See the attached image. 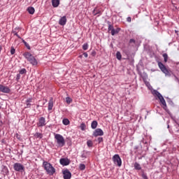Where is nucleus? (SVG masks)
Listing matches in <instances>:
<instances>
[{
  "label": "nucleus",
  "mask_w": 179,
  "mask_h": 179,
  "mask_svg": "<svg viewBox=\"0 0 179 179\" xmlns=\"http://www.w3.org/2000/svg\"><path fill=\"white\" fill-rule=\"evenodd\" d=\"M43 167L44 170L46 171L47 174H48L49 176H54V173H55L56 170L55 168L52 166V164H51V163L47 161H43Z\"/></svg>",
  "instance_id": "nucleus-1"
},
{
  "label": "nucleus",
  "mask_w": 179,
  "mask_h": 179,
  "mask_svg": "<svg viewBox=\"0 0 179 179\" xmlns=\"http://www.w3.org/2000/svg\"><path fill=\"white\" fill-rule=\"evenodd\" d=\"M23 56L27 59L28 62H29L32 66H37V65H38V61L36 60V57H34L31 53L25 52L23 54Z\"/></svg>",
  "instance_id": "nucleus-2"
},
{
  "label": "nucleus",
  "mask_w": 179,
  "mask_h": 179,
  "mask_svg": "<svg viewBox=\"0 0 179 179\" xmlns=\"http://www.w3.org/2000/svg\"><path fill=\"white\" fill-rule=\"evenodd\" d=\"M55 141L59 148H64L65 146V138L59 134H55Z\"/></svg>",
  "instance_id": "nucleus-3"
},
{
  "label": "nucleus",
  "mask_w": 179,
  "mask_h": 179,
  "mask_svg": "<svg viewBox=\"0 0 179 179\" xmlns=\"http://www.w3.org/2000/svg\"><path fill=\"white\" fill-rule=\"evenodd\" d=\"M153 94L155 96H157V99H159L161 104L164 106V109L166 110L167 108V104L166 103V100H164V97H163V95L159 92V91L155 90L153 91Z\"/></svg>",
  "instance_id": "nucleus-4"
},
{
  "label": "nucleus",
  "mask_w": 179,
  "mask_h": 179,
  "mask_svg": "<svg viewBox=\"0 0 179 179\" xmlns=\"http://www.w3.org/2000/svg\"><path fill=\"white\" fill-rule=\"evenodd\" d=\"M158 66L159 69L162 71V72L164 73L165 76L168 78H170V76H171V71H169V69H167L166 66H164V64H163L162 62H158Z\"/></svg>",
  "instance_id": "nucleus-5"
},
{
  "label": "nucleus",
  "mask_w": 179,
  "mask_h": 179,
  "mask_svg": "<svg viewBox=\"0 0 179 179\" xmlns=\"http://www.w3.org/2000/svg\"><path fill=\"white\" fill-rule=\"evenodd\" d=\"M113 161L114 164H117L118 167H121V166H122V161L121 160L120 155L115 154V155H113Z\"/></svg>",
  "instance_id": "nucleus-6"
},
{
  "label": "nucleus",
  "mask_w": 179,
  "mask_h": 179,
  "mask_svg": "<svg viewBox=\"0 0 179 179\" xmlns=\"http://www.w3.org/2000/svg\"><path fill=\"white\" fill-rule=\"evenodd\" d=\"M13 169L15 171H23L24 170V166L20 163H15L13 165Z\"/></svg>",
  "instance_id": "nucleus-7"
},
{
  "label": "nucleus",
  "mask_w": 179,
  "mask_h": 179,
  "mask_svg": "<svg viewBox=\"0 0 179 179\" xmlns=\"http://www.w3.org/2000/svg\"><path fill=\"white\" fill-rule=\"evenodd\" d=\"M46 124H47V123L45 122V117H41L38 119V122L37 123V127H38V128H43V127H45Z\"/></svg>",
  "instance_id": "nucleus-8"
},
{
  "label": "nucleus",
  "mask_w": 179,
  "mask_h": 179,
  "mask_svg": "<svg viewBox=\"0 0 179 179\" xmlns=\"http://www.w3.org/2000/svg\"><path fill=\"white\" fill-rule=\"evenodd\" d=\"M92 135L95 138H97V136H103V135H104V131H103V129H96Z\"/></svg>",
  "instance_id": "nucleus-9"
},
{
  "label": "nucleus",
  "mask_w": 179,
  "mask_h": 179,
  "mask_svg": "<svg viewBox=\"0 0 179 179\" xmlns=\"http://www.w3.org/2000/svg\"><path fill=\"white\" fill-rule=\"evenodd\" d=\"M62 173L64 179H71L72 177V173L69 171V169L62 171Z\"/></svg>",
  "instance_id": "nucleus-10"
},
{
  "label": "nucleus",
  "mask_w": 179,
  "mask_h": 179,
  "mask_svg": "<svg viewBox=\"0 0 179 179\" xmlns=\"http://www.w3.org/2000/svg\"><path fill=\"white\" fill-rule=\"evenodd\" d=\"M59 163L62 166H69L71 161L68 158H61L59 159Z\"/></svg>",
  "instance_id": "nucleus-11"
},
{
  "label": "nucleus",
  "mask_w": 179,
  "mask_h": 179,
  "mask_svg": "<svg viewBox=\"0 0 179 179\" xmlns=\"http://www.w3.org/2000/svg\"><path fill=\"white\" fill-rule=\"evenodd\" d=\"M0 92L1 93H10V89L8 86L0 84Z\"/></svg>",
  "instance_id": "nucleus-12"
},
{
  "label": "nucleus",
  "mask_w": 179,
  "mask_h": 179,
  "mask_svg": "<svg viewBox=\"0 0 179 179\" xmlns=\"http://www.w3.org/2000/svg\"><path fill=\"white\" fill-rule=\"evenodd\" d=\"M66 16L64 15L59 19V24H60V26H65V24H66Z\"/></svg>",
  "instance_id": "nucleus-13"
},
{
  "label": "nucleus",
  "mask_w": 179,
  "mask_h": 179,
  "mask_svg": "<svg viewBox=\"0 0 179 179\" xmlns=\"http://www.w3.org/2000/svg\"><path fill=\"white\" fill-rule=\"evenodd\" d=\"M33 101V98H28L27 99V100L25 101V108H30L31 107V103Z\"/></svg>",
  "instance_id": "nucleus-14"
},
{
  "label": "nucleus",
  "mask_w": 179,
  "mask_h": 179,
  "mask_svg": "<svg viewBox=\"0 0 179 179\" xmlns=\"http://www.w3.org/2000/svg\"><path fill=\"white\" fill-rule=\"evenodd\" d=\"M92 15H94V16H96V15L98 16H101V10L100 8H95L92 11Z\"/></svg>",
  "instance_id": "nucleus-15"
},
{
  "label": "nucleus",
  "mask_w": 179,
  "mask_h": 179,
  "mask_svg": "<svg viewBox=\"0 0 179 179\" xmlns=\"http://www.w3.org/2000/svg\"><path fill=\"white\" fill-rule=\"evenodd\" d=\"M27 10L28 13H29V15H34V13L36 12V10L34 9V7H33V6L28 7Z\"/></svg>",
  "instance_id": "nucleus-16"
},
{
  "label": "nucleus",
  "mask_w": 179,
  "mask_h": 179,
  "mask_svg": "<svg viewBox=\"0 0 179 179\" xmlns=\"http://www.w3.org/2000/svg\"><path fill=\"white\" fill-rule=\"evenodd\" d=\"M121 31V28H117L116 29H114L113 31H110V34L112 36H115V34H118Z\"/></svg>",
  "instance_id": "nucleus-17"
},
{
  "label": "nucleus",
  "mask_w": 179,
  "mask_h": 179,
  "mask_svg": "<svg viewBox=\"0 0 179 179\" xmlns=\"http://www.w3.org/2000/svg\"><path fill=\"white\" fill-rule=\"evenodd\" d=\"M52 5L53 8H58L59 6V0H52Z\"/></svg>",
  "instance_id": "nucleus-18"
},
{
  "label": "nucleus",
  "mask_w": 179,
  "mask_h": 179,
  "mask_svg": "<svg viewBox=\"0 0 179 179\" xmlns=\"http://www.w3.org/2000/svg\"><path fill=\"white\" fill-rule=\"evenodd\" d=\"M97 125H99V123L97 122V121L94 120L92 121V122L91 123V128L92 129H96L97 128Z\"/></svg>",
  "instance_id": "nucleus-19"
},
{
  "label": "nucleus",
  "mask_w": 179,
  "mask_h": 179,
  "mask_svg": "<svg viewBox=\"0 0 179 179\" xmlns=\"http://www.w3.org/2000/svg\"><path fill=\"white\" fill-rule=\"evenodd\" d=\"M52 107H54V102L52 101V100H50L48 102V110L49 111H51V110H52Z\"/></svg>",
  "instance_id": "nucleus-20"
},
{
  "label": "nucleus",
  "mask_w": 179,
  "mask_h": 179,
  "mask_svg": "<svg viewBox=\"0 0 179 179\" xmlns=\"http://www.w3.org/2000/svg\"><path fill=\"white\" fill-rule=\"evenodd\" d=\"M134 169H135V170H141L142 167L141 166V164H139V163L135 162L134 163Z\"/></svg>",
  "instance_id": "nucleus-21"
},
{
  "label": "nucleus",
  "mask_w": 179,
  "mask_h": 179,
  "mask_svg": "<svg viewBox=\"0 0 179 179\" xmlns=\"http://www.w3.org/2000/svg\"><path fill=\"white\" fill-rule=\"evenodd\" d=\"M108 31L110 32L113 31V30H114V26H113V24H111L110 22H108Z\"/></svg>",
  "instance_id": "nucleus-22"
},
{
  "label": "nucleus",
  "mask_w": 179,
  "mask_h": 179,
  "mask_svg": "<svg viewBox=\"0 0 179 179\" xmlns=\"http://www.w3.org/2000/svg\"><path fill=\"white\" fill-rule=\"evenodd\" d=\"M34 136H35V138H37L39 139H43V134H41V133L37 132L34 134Z\"/></svg>",
  "instance_id": "nucleus-23"
},
{
  "label": "nucleus",
  "mask_w": 179,
  "mask_h": 179,
  "mask_svg": "<svg viewBox=\"0 0 179 179\" xmlns=\"http://www.w3.org/2000/svg\"><path fill=\"white\" fill-rule=\"evenodd\" d=\"M87 153H89V151H83L82 155H81V157L83 159H86L87 157Z\"/></svg>",
  "instance_id": "nucleus-24"
},
{
  "label": "nucleus",
  "mask_w": 179,
  "mask_h": 179,
  "mask_svg": "<svg viewBox=\"0 0 179 179\" xmlns=\"http://www.w3.org/2000/svg\"><path fill=\"white\" fill-rule=\"evenodd\" d=\"M116 57H117V59H118L119 61H121V59L122 58V56L121 55L120 52H116Z\"/></svg>",
  "instance_id": "nucleus-25"
},
{
  "label": "nucleus",
  "mask_w": 179,
  "mask_h": 179,
  "mask_svg": "<svg viewBox=\"0 0 179 179\" xmlns=\"http://www.w3.org/2000/svg\"><path fill=\"white\" fill-rule=\"evenodd\" d=\"M87 146H88V148H92L93 147V141H92V140H88L87 141Z\"/></svg>",
  "instance_id": "nucleus-26"
},
{
  "label": "nucleus",
  "mask_w": 179,
  "mask_h": 179,
  "mask_svg": "<svg viewBox=\"0 0 179 179\" xmlns=\"http://www.w3.org/2000/svg\"><path fill=\"white\" fill-rule=\"evenodd\" d=\"M22 43L24 44L25 47H27V48L28 50H31V48L30 47V45H29V43H27V42H26V41L22 40Z\"/></svg>",
  "instance_id": "nucleus-27"
},
{
  "label": "nucleus",
  "mask_w": 179,
  "mask_h": 179,
  "mask_svg": "<svg viewBox=\"0 0 179 179\" xmlns=\"http://www.w3.org/2000/svg\"><path fill=\"white\" fill-rule=\"evenodd\" d=\"M62 124L64 125H69V120H68V119H63Z\"/></svg>",
  "instance_id": "nucleus-28"
},
{
  "label": "nucleus",
  "mask_w": 179,
  "mask_h": 179,
  "mask_svg": "<svg viewBox=\"0 0 179 179\" xmlns=\"http://www.w3.org/2000/svg\"><path fill=\"white\" fill-rule=\"evenodd\" d=\"M80 128L81 131H85L86 130V124L85 123H82L80 126Z\"/></svg>",
  "instance_id": "nucleus-29"
},
{
  "label": "nucleus",
  "mask_w": 179,
  "mask_h": 179,
  "mask_svg": "<svg viewBox=\"0 0 179 179\" xmlns=\"http://www.w3.org/2000/svg\"><path fill=\"white\" fill-rule=\"evenodd\" d=\"M85 169H86V165H85V164H80L79 166V169L83 171Z\"/></svg>",
  "instance_id": "nucleus-30"
},
{
  "label": "nucleus",
  "mask_w": 179,
  "mask_h": 179,
  "mask_svg": "<svg viewBox=\"0 0 179 179\" xmlns=\"http://www.w3.org/2000/svg\"><path fill=\"white\" fill-rule=\"evenodd\" d=\"M87 48H89V44L84 43L83 45V50H84V51H86L87 50Z\"/></svg>",
  "instance_id": "nucleus-31"
},
{
  "label": "nucleus",
  "mask_w": 179,
  "mask_h": 179,
  "mask_svg": "<svg viewBox=\"0 0 179 179\" xmlns=\"http://www.w3.org/2000/svg\"><path fill=\"white\" fill-rule=\"evenodd\" d=\"M66 101L67 104H71L72 103V99H71V97L67 96L66 97Z\"/></svg>",
  "instance_id": "nucleus-32"
},
{
  "label": "nucleus",
  "mask_w": 179,
  "mask_h": 179,
  "mask_svg": "<svg viewBox=\"0 0 179 179\" xmlns=\"http://www.w3.org/2000/svg\"><path fill=\"white\" fill-rule=\"evenodd\" d=\"M163 57L164 59V62H167V59H169V55L166 53L163 54Z\"/></svg>",
  "instance_id": "nucleus-33"
},
{
  "label": "nucleus",
  "mask_w": 179,
  "mask_h": 179,
  "mask_svg": "<svg viewBox=\"0 0 179 179\" xmlns=\"http://www.w3.org/2000/svg\"><path fill=\"white\" fill-rule=\"evenodd\" d=\"M27 71H26V69H22L20 71V75H24Z\"/></svg>",
  "instance_id": "nucleus-34"
},
{
  "label": "nucleus",
  "mask_w": 179,
  "mask_h": 179,
  "mask_svg": "<svg viewBox=\"0 0 179 179\" xmlns=\"http://www.w3.org/2000/svg\"><path fill=\"white\" fill-rule=\"evenodd\" d=\"M166 99H168L167 102L169 103V104H170L171 106H173V104H174V103L170 98L167 97Z\"/></svg>",
  "instance_id": "nucleus-35"
},
{
  "label": "nucleus",
  "mask_w": 179,
  "mask_h": 179,
  "mask_svg": "<svg viewBox=\"0 0 179 179\" xmlns=\"http://www.w3.org/2000/svg\"><path fill=\"white\" fill-rule=\"evenodd\" d=\"M13 33L14 34V36H16L17 37V38H22V37H20V36H19V34H17V31L13 30Z\"/></svg>",
  "instance_id": "nucleus-36"
},
{
  "label": "nucleus",
  "mask_w": 179,
  "mask_h": 179,
  "mask_svg": "<svg viewBox=\"0 0 179 179\" xmlns=\"http://www.w3.org/2000/svg\"><path fill=\"white\" fill-rule=\"evenodd\" d=\"M15 52H16V50H15V48H11V49H10L11 55H13Z\"/></svg>",
  "instance_id": "nucleus-37"
},
{
  "label": "nucleus",
  "mask_w": 179,
  "mask_h": 179,
  "mask_svg": "<svg viewBox=\"0 0 179 179\" xmlns=\"http://www.w3.org/2000/svg\"><path fill=\"white\" fill-rule=\"evenodd\" d=\"M138 149H139V145L134 146V153H137L138 152Z\"/></svg>",
  "instance_id": "nucleus-38"
},
{
  "label": "nucleus",
  "mask_w": 179,
  "mask_h": 179,
  "mask_svg": "<svg viewBox=\"0 0 179 179\" xmlns=\"http://www.w3.org/2000/svg\"><path fill=\"white\" fill-rule=\"evenodd\" d=\"M141 177L143 179H148V175H146L145 173H142Z\"/></svg>",
  "instance_id": "nucleus-39"
},
{
  "label": "nucleus",
  "mask_w": 179,
  "mask_h": 179,
  "mask_svg": "<svg viewBox=\"0 0 179 179\" xmlns=\"http://www.w3.org/2000/svg\"><path fill=\"white\" fill-rule=\"evenodd\" d=\"M98 141V143H101V142H103V137H99L97 138Z\"/></svg>",
  "instance_id": "nucleus-40"
},
{
  "label": "nucleus",
  "mask_w": 179,
  "mask_h": 179,
  "mask_svg": "<svg viewBox=\"0 0 179 179\" xmlns=\"http://www.w3.org/2000/svg\"><path fill=\"white\" fill-rule=\"evenodd\" d=\"M127 22H128L129 23H131V22H132V18H131V17H128L127 18Z\"/></svg>",
  "instance_id": "nucleus-41"
},
{
  "label": "nucleus",
  "mask_w": 179,
  "mask_h": 179,
  "mask_svg": "<svg viewBox=\"0 0 179 179\" xmlns=\"http://www.w3.org/2000/svg\"><path fill=\"white\" fill-rule=\"evenodd\" d=\"M135 39H134V38H131V39H130V41H129V43H130V44H132V43H134V44H135Z\"/></svg>",
  "instance_id": "nucleus-42"
},
{
  "label": "nucleus",
  "mask_w": 179,
  "mask_h": 179,
  "mask_svg": "<svg viewBox=\"0 0 179 179\" xmlns=\"http://www.w3.org/2000/svg\"><path fill=\"white\" fill-rule=\"evenodd\" d=\"M173 76H174V78H175L176 82H179L178 77L176 76V75H173Z\"/></svg>",
  "instance_id": "nucleus-43"
},
{
  "label": "nucleus",
  "mask_w": 179,
  "mask_h": 179,
  "mask_svg": "<svg viewBox=\"0 0 179 179\" xmlns=\"http://www.w3.org/2000/svg\"><path fill=\"white\" fill-rule=\"evenodd\" d=\"M17 80H20V74H17V78H16Z\"/></svg>",
  "instance_id": "nucleus-44"
},
{
  "label": "nucleus",
  "mask_w": 179,
  "mask_h": 179,
  "mask_svg": "<svg viewBox=\"0 0 179 179\" xmlns=\"http://www.w3.org/2000/svg\"><path fill=\"white\" fill-rule=\"evenodd\" d=\"M83 55L85 58H87V57H89V55L87 54V52H84Z\"/></svg>",
  "instance_id": "nucleus-45"
},
{
  "label": "nucleus",
  "mask_w": 179,
  "mask_h": 179,
  "mask_svg": "<svg viewBox=\"0 0 179 179\" xmlns=\"http://www.w3.org/2000/svg\"><path fill=\"white\" fill-rule=\"evenodd\" d=\"M15 136L17 139H20V136H19V134H16Z\"/></svg>",
  "instance_id": "nucleus-46"
},
{
  "label": "nucleus",
  "mask_w": 179,
  "mask_h": 179,
  "mask_svg": "<svg viewBox=\"0 0 179 179\" xmlns=\"http://www.w3.org/2000/svg\"><path fill=\"white\" fill-rule=\"evenodd\" d=\"M15 30H20V27H16L15 28Z\"/></svg>",
  "instance_id": "nucleus-47"
},
{
  "label": "nucleus",
  "mask_w": 179,
  "mask_h": 179,
  "mask_svg": "<svg viewBox=\"0 0 179 179\" xmlns=\"http://www.w3.org/2000/svg\"><path fill=\"white\" fill-rule=\"evenodd\" d=\"M172 120H173V121H176V118H174V117L171 116Z\"/></svg>",
  "instance_id": "nucleus-48"
},
{
  "label": "nucleus",
  "mask_w": 179,
  "mask_h": 179,
  "mask_svg": "<svg viewBox=\"0 0 179 179\" xmlns=\"http://www.w3.org/2000/svg\"><path fill=\"white\" fill-rule=\"evenodd\" d=\"M1 51H2V47L1 46H0V52H1Z\"/></svg>",
  "instance_id": "nucleus-49"
},
{
  "label": "nucleus",
  "mask_w": 179,
  "mask_h": 179,
  "mask_svg": "<svg viewBox=\"0 0 179 179\" xmlns=\"http://www.w3.org/2000/svg\"><path fill=\"white\" fill-rule=\"evenodd\" d=\"M167 128H170V124H168Z\"/></svg>",
  "instance_id": "nucleus-50"
},
{
  "label": "nucleus",
  "mask_w": 179,
  "mask_h": 179,
  "mask_svg": "<svg viewBox=\"0 0 179 179\" xmlns=\"http://www.w3.org/2000/svg\"><path fill=\"white\" fill-rule=\"evenodd\" d=\"M21 153H23V150H21Z\"/></svg>",
  "instance_id": "nucleus-51"
},
{
  "label": "nucleus",
  "mask_w": 179,
  "mask_h": 179,
  "mask_svg": "<svg viewBox=\"0 0 179 179\" xmlns=\"http://www.w3.org/2000/svg\"><path fill=\"white\" fill-rule=\"evenodd\" d=\"M147 85H150V84H149V83H147Z\"/></svg>",
  "instance_id": "nucleus-52"
}]
</instances>
